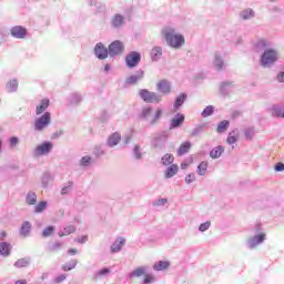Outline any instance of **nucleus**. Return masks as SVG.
<instances>
[{
    "label": "nucleus",
    "instance_id": "nucleus-1",
    "mask_svg": "<svg viewBox=\"0 0 284 284\" xmlns=\"http://www.w3.org/2000/svg\"><path fill=\"white\" fill-rule=\"evenodd\" d=\"M162 34L168 45H170L171 48H175L176 50H179V48L185 45V37H183V34L176 33L174 28L165 27L162 30Z\"/></svg>",
    "mask_w": 284,
    "mask_h": 284
},
{
    "label": "nucleus",
    "instance_id": "nucleus-2",
    "mask_svg": "<svg viewBox=\"0 0 284 284\" xmlns=\"http://www.w3.org/2000/svg\"><path fill=\"white\" fill-rule=\"evenodd\" d=\"M50 123H52V114L50 112H44L40 118L36 119L34 130L41 132L42 130H45Z\"/></svg>",
    "mask_w": 284,
    "mask_h": 284
},
{
    "label": "nucleus",
    "instance_id": "nucleus-3",
    "mask_svg": "<svg viewBox=\"0 0 284 284\" xmlns=\"http://www.w3.org/2000/svg\"><path fill=\"white\" fill-rule=\"evenodd\" d=\"M276 61H278V54L274 49L266 50L261 58L263 68H267V65H272V63H276Z\"/></svg>",
    "mask_w": 284,
    "mask_h": 284
},
{
    "label": "nucleus",
    "instance_id": "nucleus-4",
    "mask_svg": "<svg viewBox=\"0 0 284 284\" xmlns=\"http://www.w3.org/2000/svg\"><path fill=\"white\" fill-rule=\"evenodd\" d=\"M140 97L145 103H161V95L146 89L140 90Z\"/></svg>",
    "mask_w": 284,
    "mask_h": 284
},
{
    "label": "nucleus",
    "instance_id": "nucleus-5",
    "mask_svg": "<svg viewBox=\"0 0 284 284\" xmlns=\"http://www.w3.org/2000/svg\"><path fill=\"white\" fill-rule=\"evenodd\" d=\"M128 68H136L141 63V53L136 51L130 52L125 58Z\"/></svg>",
    "mask_w": 284,
    "mask_h": 284
},
{
    "label": "nucleus",
    "instance_id": "nucleus-6",
    "mask_svg": "<svg viewBox=\"0 0 284 284\" xmlns=\"http://www.w3.org/2000/svg\"><path fill=\"white\" fill-rule=\"evenodd\" d=\"M125 50V47L123 45V42L115 40L109 45V54L111 57H116L119 54H123V51Z\"/></svg>",
    "mask_w": 284,
    "mask_h": 284
},
{
    "label": "nucleus",
    "instance_id": "nucleus-7",
    "mask_svg": "<svg viewBox=\"0 0 284 284\" xmlns=\"http://www.w3.org/2000/svg\"><path fill=\"white\" fill-rule=\"evenodd\" d=\"M94 53L98 59H101L103 61L110 54V50L108 51V48H105L103 43L99 42L94 48Z\"/></svg>",
    "mask_w": 284,
    "mask_h": 284
},
{
    "label": "nucleus",
    "instance_id": "nucleus-8",
    "mask_svg": "<svg viewBox=\"0 0 284 284\" xmlns=\"http://www.w3.org/2000/svg\"><path fill=\"white\" fill-rule=\"evenodd\" d=\"M185 123V115L182 113H178L174 118L170 121V130H174L176 128H181Z\"/></svg>",
    "mask_w": 284,
    "mask_h": 284
},
{
    "label": "nucleus",
    "instance_id": "nucleus-9",
    "mask_svg": "<svg viewBox=\"0 0 284 284\" xmlns=\"http://www.w3.org/2000/svg\"><path fill=\"white\" fill-rule=\"evenodd\" d=\"M51 150H52V142H44L37 146L36 155L43 156V154H50Z\"/></svg>",
    "mask_w": 284,
    "mask_h": 284
},
{
    "label": "nucleus",
    "instance_id": "nucleus-10",
    "mask_svg": "<svg viewBox=\"0 0 284 284\" xmlns=\"http://www.w3.org/2000/svg\"><path fill=\"white\" fill-rule=\"evenodd\" d=\"M26 34H28V30L22 26L11 28V36L14 37V39H26Z\"/></svg>",
    "mask_w": 284,
    "mask_h": 284
},
{
    "label": "nucleus",
    "instance_id": "nucleus-11",
    "mask_svg": "<svg viewBox=\"0 0 284 284\" xmlns=\"http://www.w3.org/2000/svg\"><path fill=\"white\" fill-rule=\"evenodd\" d=\"M156 90L162 94H170V92H172V87L170 85V82L168 80H160L156 83Z\"/></svg>",
    "mask_w": 284,
    "mask_h": 284
},
{
    "label": "nucleus",
    "instance_id": "nucleus-12",
    "mask_svg": "<svg viewBox=\"0 0 284 284\" xmlns=\"http://www.w3.org/2000/svg\"><path fill=\"white\" fill-rule=\"evenodd\" d=\"M143 77H145V73L143 71H136L133 75L126 78V83L129 85H136V83H139V81L143 79Z\"/></svg>",
    "mask_w": 284,
    "mask_h": 284
},
{
    "label": "nucleus",
    "instance_id": "nucleus-13",
    "mask_svg": "<svg viewBox=\"0 0 284 284\" xmlns=\"http://www.w3.org/2000/svg\"><path fill=\"white\" fill-rule=\"evenodd\" d=\"M12 252V244L8 242L0 243V256H10Z\"/></svg>",
    "mask_w": 284,
    "mask_h": 284
},
{
    "label": "nucleus",
    "instance_id": "nucleus-14",
    "mask_svg": "<svg viewBox=\"0 0 284 284\" xmlns=\"http://www.w3.org/2000/svg\"><path fill=\"white\" fill-rule=\"evenodd\" d=\"M120 142H121V133L119 132H114L108 139V145H110V148H114V145H119Z\"/></svg>",
    "mask_w": 284,
    "mask_h": 284
},
{
    "label": "nucleus",
    "instance_id": "nucleus-15",
    "mask_svg": "<svg viewBox=\"0 0 284 284\" xmlns=\"http://www.w3.org/2000/svg\"><path fill=\"white\" fill-rule=\"evenodd\" d=\"M47 108H50V100L43 99L41 103L36 108V114H43L45 112Z\"/></svg>",
    "mask_w": 284,
    "mask_h": 284
},
{
    "label": "nucleus",
    "instance_id": "nucleus-16",
    "mask_svg": "<svg viewBox=\"0 0 284 284\" xmlns=\"http://www.w3.org/2000/svg\"><path fill=\"white\" fill-rule=\"evenodd\" d=\"M192 148V143L183 142L178 149V156H183V154H187Z\"/></svg>",
    "mask_w": 284,
    "mask_h": 284
},
{
    "label": "nucleus",
    "instance_id": "nucleus-17",
    "mask_svg": "<svg viewBox=\"0 0 284 284\" xmlns=\"http://www.w3.org/2000/svg\"><path fill=\"white\" fill-rule=\"evenodd\" d=\"M178 173H179V165L172 164L165 171V179H172V176H175V174H178Z\"/></svg>",
    "mask_w": 284,
    "mask_h": 284
},
{
    "label": "nucleus",
    "instance_id": "nucleus-18",
    "mask_svg": "<svg viewBox=\"0 0 284 284\" xmlns=\"http://www.w3.org/2000/svg\"><path fill=\"white\" fill-rule=\"evenodd\" d=\"M123 245H125V239L120 237L111 245V252H121Z\"/></svg>",
    "mask_w": 284,
    "mask_h": 284
},
{
    "label": "nucleus",
    "instance_id": "nucleus-19",
    "mask_svg": "<svg viewBox=\"0 0 284 284\" xmlns=\"http://www.w3.org/2000/svg\"><path fill=\"white\" fill-rule=\"evenodd\" d=\"M223 152H225V148H223L221 145L220 146H215L210 152V156H211V159H219V158H221V154H223Z\"/></svg>",
    "mask_w": 284,
    "mask_h": 284
},
{
    "label": "nucleus",
    "instance_id": "nucleus-20",
    "mask_svg": "<svg viewBox=\"0 0 284 284\" xmlns=\"http://www.w3.org/2000/svg\"><path fill=\"white\" fill-rule=\"evenodd\" d=\"M31 230H32V224L29 221H26L24 223H22V226L20 229V234L22 236H28Z\"/></svg>",
    "mask_w": 284,
    "mask_h": 284
},
{
    "label": "nucleus",
    "instance_id": "nucleus-21",
    "mask_svg": "<svg viewBox=\"0 0 284 284\" xmlns=\"http://www.w3.org/2000/svg\"><path fill=\"white\" fill-rule=\"evenodd\" d=\"M162 165H172L174 163V155L171 153H166L161 159Z\"/></svg>",
    "mask_w": 284,
    "mask_h": 284
},
{
    "label": "nucleus",
    "instance_id": "nucleus-22",
    "mask_svg": "<svg viewBox=\"0 0 284 284\" xmlns=\"http://www.w3.org/2000/svg\"><path fill=\"white\" fill-rule=\"evenodd\" d=\"M263 241H265V233L255 235L253 239H251V246L254 247V245H258L260 243H263Z\"/></svg>",
    "mask_w": 284,
    "mask_h": 284
},
{
    "label": "nucleus",
    "instance_id": "nucleus-23",
    "mask_svg": "<svg viewBox=\"0 0 284 284\" xmlns=\"http://www.w3.org/2000/svg\"><path fill=\"white\" fill-rule=\"evenodd\" d=\"M170 267V262L160 261L158 264H154L153 270L161 272L162 270H168Z\"/></svg>",
    "mask_w": 284,
    "mask_h": 284
},
{
    "label": "nucleus",
    "instance_id": "nucleus-24",
    "mask_svg": "<svg viewBox=\"0 0 284 284\" xmlns=\"http://www.w3.org/2000/svg\"><path fill=\"white\" fill-rule=\"evenodd\" d=\"M185 99H187V94L182 93L175 99L174 109L179 110L183 103H185Z\"/></svg>",
    "mask_w": 284,
    "mask_h": 284
},
{
    "label": "nucleus",
    "instance_id": "nucleus-25",
    "mask_svg": "<svg viewBox=\"0 0 284 284\" xmlns=\"http://www.w3.org/2000/svg\"><path fill=\"white\" fill-rule=\"evenodd\" d=\"M207 165H209L207 161H203V162H201L199 164V166H197V174L200 176H205V174L207 172Z\"/></svg>",
    "mask_w": 284,
    "mask_h": 284
},
{
    "label": "nucleus",
    "instance_id": "nucleus-26",
    "mask_svg": "<svg viewBox=\"0 0 284 284\" xmlns=\"http://www.w3.org/2000/svg\"><path fill=\"white\" fill-rule=\"evenodd\" d=\"M79 262L77 260H71L69 263L62 265V270L64 272H70L71 270H74V267H77V264Z\"/></svg>",
    "mask_w": 284,
    "mask_h": 284
},
{
    "label": "nucleus",
    "instance_id": "nucleus-27",
    "mask_svg": "<svg viewBox=\"0 0 284 284\" xmlns=\"http://www.w3.org/2000/svg\"><path fill=\"white\" fill-rule=\"evenodd\" d=\"M161 54H163V49L161 47H154L151 51V57L154 61H156Z\"/></svg>",
    "mask_w": 284,
    "mask_h": 284
},
{
    "label": "nucleus",
    "instance_id": "nucleus-28",
    "mask_svg": "<svg viewBox=\"0 0 284 284\" xmlns=\"http://www.w3.org/2000/svg\"><path fill=\"white\" fill-rule=\"evenodd\" d=\"M27 203L28 205H37V193L29 192L27 194Z\"/></svg>",
    "mask_w": 284,
    "mask_h": 284
},
{
    "label": "nucleus",
    "instance_id": "nucleus-29",
    "mask_svg": "<svg viewBox=\"0 0 284 284\" xmlns=\"http://www.w3.org/2000/svg\"><path fill=\"white\" fill-rule=\"evenodd\" d=\"M229 128H230V121L223 120L222 122L219 123L216 130L221 134V133L225 132V130H227Z\"/></svg>",
    "mask_w": 284,
    "mask_h": 284
},
{
    "label": "nucleus",
    "instance_id": "nucleus-30",
    "mask_svg": "<svg viewBox=\"0 0 284 284\" xmlns=\"http://www.w3.org/2000/svg\"><path fill=\"white\" fill-rule=\"evenodd\" d=\"M240 17L246 21L247 19H252L254 17V11L252 9H245L241 12Z\"/></svg>",
    "mask_w": 284,
    "mask_h": 284
},
{
    "label": "nucleus",
    "instance_id": "nucleus-31",
    "mask_svg": "<svg viewBox=\"0 0 284 284\" xmlns=\"http://www.w3.org/2000/svg\"><path fill=\"white\" fill-rule=\"evenodd\" d=\"M112 24L114 28H120V26H123V16L115 14L112 19Z\"/></svg>",
    "mask_w": 284,
    "mask_h": 284
},
{
    "label": "nucleus",
    "instance_id": "nucleus-32",
    "mask_svg": "<svg viewBox=\"0 0 284 284\" xmlns=\"http://www.w3.org/2000/svg\"><path fill=\"white\" fill-rule=\"evenodd\" d=\"M45 207H48V202L45 201L39 202L34 207L36 214H41V212H43Z\"/></svg>",
    "mask_w": 284,
    "mask_h": 284
},
{
    "label": "nucleus",
    "instance_id": "nucleus-33",
    "mask_svg": "<svg viewBox=\"0 0 284 284\" xmlns=\"http://www.w3.org/2000/svg\"><path fill=\"white\" fill-rule=\"evenodd\" d=\"M77 229L72 225L64 227V231L59 234V236H70V234H74Z\"/></svg>",
    "mask_w": 284,
    "mask_h": 284
},
{
    "label": "nucleus",
    "instance_id": "nucleus-34",
    "mask_svg": "<svg viewBox=\"0 0 284 284\" xmlns=\"http://www.w3.org/2000/svg\"><path fill=\"white\" fill-rule=\"evenodd\" d=\"M214 114V106L207 105L203 111H202V116L204 119H207V116H212Z\"/></svg>",
    "mask_w": 284,
    "mask_h": 284
},
{
    "label": "nucleus",
    "instance_id": "nucleus-35",
    "mask_svg": "<svg viewBox=\"0 0 284 284\" xmlns=\"http://www.w3.org/2000/svg\"><path fill=\"white\" fill-rule=\"evenodd\" d=\"M7 88H8L9 92H14V90H17V88H19V82L13 79L8 82Z\"/></svg>",
    "mask_w": 284,
    "mask_h": 284
},
{
    "label": "nucleus",
    "instance_id": "nucleus-36",
    "mask_svg": "<svg viewBox=\"0 0 284 284\" xmlns=\"http://www.w3.org/2000/svg\"><path fill=\"white\" fill-rule=\"evenodd\" d=\"M214 65L217 70H221L225 65V62H223V59H221V57L215 55Z\"/></svg>",
    "mask_w": 284,
    "mask_h": 284
},
{
    "label": "nucleus",
    "instance_id": "nucleus-37",
    "mask_svg": "<svg viewBox=\"0 0 284 284\" xmlns=\"http://www.w3.org/2000/svg\"><path fill=\"white\" fill-rule=\"evenodd\" d=\"M236 141H239V133L237 134H232V133H230L229 134V136H227V139H226V143L229 144V145H234V143H236Z\"/></svg>",
    "mask_w": 284,
    "mask_h": 284
},
{
    "label": "nucleus",
    "instance_id": "nucleus-38",
    "mask_svg": "<svg viewBox=\"0 0 284 284\" xmlns=\"http://www.w3.org/2000/svg\"><path fill=\"white\" fill-rule=\"evenodd\" d=\"M151 115H152V106H148L142 110V113H141L142 119H150Z\"/></svg>",
    "mask_w": 284,
    "mask_h": 284
},
{
    "label": "nucleus",
    "instance_id": "nucleus-39",
    "mask_svg": "<svg viewBox=\"0 0 284 284\" xmlns=\"http://www.w3.org/2000/svg\"><path fill=\"white\" fill-rule=\"evenodd\" d=\"M161 114H163V111L161 109H158L153 118L151 119V124L154 125V123L159 122V119H161Z\"/></svg>",
    "mask_w": 284,
    "mask_h": 284
},
{
    "label": "nucleus",
    "instance_id": "nucleus-40",
    "mask_svg": "<svg viewBox=\"0 0 284 284\" xmlns=\"http://www.w3.org/2000/svg\"><path fill=\"white\" fill-rule=\"evenodd\" d=\"M143 274H145V268L139 267L131 273V276H133V278H136L139 276H143Z\"/></svg>",
    "mask_w": 284,
    "mask_h": 284
},
{
    "label": "nucleus",
    "instance_id": "nucleus-41",
    "mask_svg": "<svg viewBox=\"0 0 284 284\" xmlns=\"http://www.w3.org/2000/svg\"><path fill=\"white\" fill-rule=\"evenodd\" d=\"M14 267H28V260L20 258L14 263Z\"/></svg>",
    "mask_w": 284,
    "mask_h": 284
},
{
    "label": "nucleus",
    "instance_id": "nucleus-42",
    "mask_svg": "<svg viewBox=\"0 0 284 284\" xmlns=\"http://www.w3.org/2000/svg\"><path fill=\"white\" fill-rule=\"evenodd\" d=\"M52 234H54V226H48L47 229H44L42 236L48 237L52 236Z\"/></svg>",
    "mask_w": 284,
    "mask_h": 284
},
{
    "label": "nucleus",
    "instance_id": "nucleus-43",
    "mask_svg": "<svg viewBox=\"0 0 284 284\" xmlns=\"http://www.w3.org/2000/svg\"><path fill=\"white\" fill-rule=\"evenodd\" d=\"M62 247L61 243L55 242L53 245L50 246L49 252H51L52 254L57 253L58 251H60Z\"/></svg>",
    "mask_w": 284,
    "mask_h": 284
},
{
    "label": "nucleus",
    "instance_id": "nucleus-44",
    "mask_svg": "<svg viewBox=\"0 0 284 284\" xmlns=\"http://www.w3.org/2000/svg\"><path fill=\"white\" fill-rule=\"evenodd\" d=\"M210 225H212L211 222H204L200 225L199 230L200 232H207L210 230Z\"/></svg>",
    "mask_w": 284,
    "mask_h": 284
},
{
    "label": "nucleus",
    "instance_id": "nucleus-45",
    "mask_svg": "<svg viewBox=\"0 0 284 284\" xmlns=\"http://www.w3.org/2000/svg\"><path fill=\"white\" fill-rule=\"evenodd\" d=\"M196 181V175H194V173H190L189 175H186L185 178V183H194Z\"/></svg>",
    "mask_w": 284,
    "mask_h": 284
},
{
    "label": "nucleus",
    "instance_id": "nucleus-46",
    "mask_svg": "<svg viewBox=\"0 0 284 284\" xmlns=\"http://www.w3.org/2000/svg\"><path fill=\"white\" fill-rule=\"evenodd\" d=\"M253 136H254V130L253 129H247L245 131V139H247V141H252Z\"/></svg>",
    "mask_w": 284,
    "mask_h": 284
},
{
    "label": "nucleus",
    "instance_id": "nucleus-47",
    "mask_svg": "<svg viewBox=\"0 0 284 284\" xmlns=\"http://www.w3.org/2000/svg\"><path fill=\"white\" fill-rule=\"evenodd\" d=\"M274 115L281 119H284V110L283 109H274Z\"/></svg>",
    "mask_w": 284,
    "mask_h": 284
},
{
    "label": "nucleus",
    "instance_id": "nucleus-48",
    "mask_svg": "<svg viewBox=\"0 0 284 284\" xmlns=\"http://www.w3.org/2000/svg\"><path fill=\"white\" fill-rule=\"evenodd\" d=\"M92 161V158L90 155H85L81 159V165H88Z\"/></svg>",
    "mask_w": 284,
    "mask_h": 284
},
{
    "label": "nucleus",
    "instance_id": "nucleus-49",
    "mask_svg": "<svg viewBox=\"0 0 284 284\" xmlns=\"http://www.w3.org/2000/svg\"><path fill=\"white\" fill-rule=\"evenodd\" d=\"M105 274H110V268H102L98 271L95 276H105Z\"/></svg>",
    "mask_w": 284,
    "mask_h": 284
},
{
    "label": "nucleus",
    "instance_id": "nucleus-50",
    "mask_svg": "<svg viewBox=\"0 0 284 284\" xmlns=\"http://www.w3.org/2000/svg\"><path fill=\"white\" fill-rule=\"evenodd\" d=\"M134 156H135V159H141V146H139V145H135L134 146Z\"/></svg>",
    "mask_w": 284,
    "mask_h": 284
},
{
    "label": "nucleus",
    "instance_id": "nucleus-51",
    "mask_svg": "<svg viewBox=\"0 0 284 284\" xmlns=\"http://www.w3.org/2000/svg\"><path fill=\"white\" fill-rule=\"evenodd\" d=\"M153 282H154V277H152V275H150V274L144 275V283L145 284L153 283Z\"/></svg>",
    "mask_w": 284,
    "mask_h": 284
},
{
    "label": "nucleus",
    "instance_id": "nucleus-52",
    "mask_svg": "<svg viewBox=\"0 0 284 284\" xmlns=\"http://www.w3.org/2000/svg\"><path fill=\"white\" fill-rule=\"evenodd\" d=\"M75 241H77V243H80L81 245L83 243H88V235H83L81 237H78Z\"/></svg>",
    "mask_w": 284,
    "mask_h": 284
},
{
    "label": "nucleus",
    "instance_id": "nucleus-53",
    "mask_svg": "<svg viewBox=\"0 0 284 284\" xmlns=\"http://www.w3.org/2000/svg\"><path fill=\"white\" fill-rule=\"evenodd\" d=\"M17 143H19V138L13 136V138L10 139L11 148H14L17 145Z\"/></svg>",
    "mask_w": 284,
    "mask_h": 284
},
{
    "label": "nucleus",
    "instance_id": "nucleus-54",
    "mask_svg": "<svg viewBox=\"0 0 284 284\" xmlns=\"http://www.w3.org/2000/svg\"><path fill=\"white\" fill-rule=\"evenodd\" d=\"M65 278H67V276L64 274H62V275L55 277L54 282L58 284L63 283V281H65Z\"/></svg>",
    "mask_w": 284,
    "mask_h": 284
},
{
    "label": "nucleus",
    "instance_id": "nucleus-55",
    "mask_svg": "<svg viewBox=\"0 0 284 284\" xmlns=\"http://www.w3.org/2000/svg\"><path fill=\"white\" fill-rule=\"evenodd\" d=\"M165 203H168V199H160L154 203V205L160 206L165 205Z\"/></svg>",
    "mask_w": 284,
    "mask_h": 284
},
{
    "label": "nucleus",
    "instance_id": "nucleus-56",
    "mask_svg": "<svg viewBox=\"0 0 284 284\" xmlns=\"http://www.w3.org/2000/svg\"><path fill=\"white\" fill-rule=\"evenodd\" d=\"M284 170V164L278 162L276 165H275V171L276 172H283Z\"/></svg>",
    "mask_w": 284,
    "mask_h": 284
},
{
    "label": "nucleus",
    "instance_id": "nucleus-57",
    "mask_svg": "<svg viewBox=\"0 0 284 284\" xmlns=\"http://www.w3.org/2000/svg\"><path fill=\"white\" fill-rule=\"evenodd\" d=\"M78 252H79V251H78L77 248H69V250H68V254H70V256L77 255Z\"/></svg>",
    "mask_w": 284,
    "mask_h": 284
},
{
    "label": "nucleus",
    "instance_id": "nucleus-58",
    "mask_svg": "<svg viewBox=\"0 0 284 284\" xmlns=\"http://www.w3.org/2000/svg\"><path fill=\"white\" fill-rule=\"evenodd\" d=\"M277 81L280 83H284V72H280L278 75H277Z\"/></svg>",
    "mask_w": 284,
    "mask_h": 284
},
{
    "label": "nucleus",
    "instance_id": "nucleus-59",
    "mask_svg": "<svg viewBox=\"0 0 284 284\" xmlns=\"http://www.w3.org/2000/svg\"><path fill=\"white\" fill-rule=\"evenodd\" d=\"M236 116H241V111H233L232 119H236Z\"/></svg>",
    "mask_w": 284,
    "mask_h": 284
},
{
    "label": "nucleus",
    "instance_id": "nucleus-60",
    "mask_svg": "<svg viewBox=\"0 0 284 284\" xmlns=\"http://www.w3.org/2000/svg\"><path fill=\"white\" fill-rule=\"evenodd\" d=\"M14 284H28V281L26 280H18Z\"/></svg>",
    "mask_w": 284,
    "mask_h": 284
},
{
    "label": "nucleus",
    "instance_id": "nucleus-61",
    "mask_svg": "<svg viewBox=\"0 0 284 284\" xmlns=\"http://www.w3.org/2000/svg\"><path fill=\"white\" fill-rule=\"evenodd\" d=\"M8 236V233L6 231L0 232V239H6Z\"/></svg>",
    "mask_w": 284,
    "mask_h": 284
},
{
    "label": "nucleus",
    "instance_id": "nucleus-62",
    "mask_svg": "<svg viewBox=\"0 0 284 284\" xmlns=\"http://www.w3.org/2000/svg\"><path fill=\"white\" fill-rule=\"evenodd\" d=\"M187 168H189V164H187V163H185V162H182V163H181V169H182V170H187Z\"/></svg>",
    "mask_w": 284,
    "mask_h": 284
},
{
    "label": "nucleus",
    "instance_id": "nucleus-63",
    "mask_svg": "<svg viewBox=\"0 0 284 284\" xmlns=\"http://www.w3.org/2000/svg\"><path fill=\"white\" fill-rule=\"evenodd\" d=\"M261 44L262 45H267V42L262 40V41H260L258 45H261Z\"/></svg>",
    "mask_w": 284,
    "mask_h": 284
},
{
    "label": "nucleus",
    "instance_id": "nucleus-64",
    "mask_svg": "<svg viewBox=\"0 0 284 284\" xmlns=\"http://www.w3.org/2000/svg\"><path fill=\"white\" fill-rule=\"evenodd\" d=\"M65 190H68V187H63L61 194H67Z\"/></svg>",
    "mask_w": 284,
    "mask_h": 284
}]
</instances>
